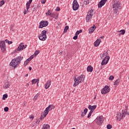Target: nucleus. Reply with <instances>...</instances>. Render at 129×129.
Masks as SVG:
<instances>
[{"instance_id": "obj_43", "label": "nucleus", "mask_w": 129, "mask_h": 129, "mask_svg": "<svg viewBox=\"0 0 129 129\" xmlns=\"http://www.w3.org/2000/svg\"><path fill=\"white\" fill-rule=\"evenodd\" d=\"M74 40H77L78 39V36L76 35L73 37Z\"/></svg>"}, {"instance_id": "obj_61", "label": "nucleus", "mask_w": 129, "mask_h": 129, "mask_svg": "<svg viewBox=\"0 0 129 129\" xmlns=\"http://www.w3.org/2000/svg\"><path fill=\"white\" fill-rule=\"evenodd\" d=\"M29 76V74H26V75H25V77H28V76Z\"/></svg>"}, {"instance_id": "obj_37", "label": "nucleus", "mask_w": 129, "mask_h": 129, "mask_svg": "<svg viewBox=\"0 0 129 129\" xmlns=\"http://www.w3.org/2000/svg\"><path fill=\"white\" fill-rule=\"evenodd\" d=\"M39 53H40V51L39 50H36L35 51L34 55L35 56H37V55H38V54H39Z\"/></svg>"}, {"instance_id": "obj_50", "label": "nucleus", "mask_w": 129, "mask_h": 129, "mask_svg": "<svg viewBox=\"0 0 129 129\" xmlns=\"http://www.w3.org/2000/svg\"><path fill=\"white\" fill-rule=\"evenodd\" d=\"M85 5H89V1H85Z\"/></svg>"}, {"instance_id": "obj_24", "label": "nucleus", "mask_w": 129, "mask_h": 129, "mask_svg": "<svg viewBox=\"0 0 129 129\" xmlns=\"http://www.w3.org/2000/svg\"><path fill=\"white\" fill-rule=\"evenodd\" d=\"M40 80L39 79H35L32 80V84H36V83H39Z\"/></svg>"}, {"instance_id": "obj_38", "label": "nucleus", "mask_w": 129, "mask_h": 129, "mask_svg": "<svg viewBox=\"0 0 129 129\" xmlns=\"http://www.w3.org/2000/svg\"><path fill=\"white\" fill-rule=\"evenodd\" d=\"M29 63H30L28 61H27V60L26 59V61L24 62V66H26L28 65V64H29Z\"/></svg>"}, {"instance_id": "obj_33", "label": "nucleus", "mask_w": 129, "mask_h": 129, "mask_svg": "<svg viewBox=\"0 0 129 129\" xmlns=\"http://www.w3.org/2000/svg\"><path fill=\"white\" fill-rule=\"evenodd\" d=\"M69 29V26H66L64 29V33H67V31H68Z\"/></svg>"}, {"instance_id": "obj_59", "label": "nucleus", "mask_w": 129, "mask_h": 129, "mask_svg": "<svg viewBox=\"0 0 129 129\" xmlns=\"http://www.w3.org/2000/svg\"><path fill=\"white\" fill-rule=\"evenodd\" d=\"M29 70L30 71H31V70H32V67H30L29 68Z\"/></svg>"}, {"instance_id": "obj_35", "label": "nucleus", "mask_w": 129, "mask_h": 129, "mask_svg": "<svg viewBox=\"0 0 129 129\" xmlns=\"http://www.w3.org/2000/svg\"><path fill=\"white\" fill-rule=\"evenodd\" d=\"M5 5V1L3 0L0 2V7H3Z\"/></svg>"}, {"instance_id": "obj_64", "label": "nucleus", "mask_w": 129, "mask_h": 129, "mask_svg": "<svg viewBox=\"0 0 129 129\" xmlns=\"http://www.w3.org/2000/svg\"><path fill=\"white\" fill-rule=\"evenodd\" d=\"M60 53L62 54V52H60Z\"/></svg>"}, {"instance_id": "obj_14", "label": "nucleus", "mask_w": 129, "mask_h": 129, "mask_svg": "<svg viewBox=\"0 0 129 129\" xmlns=\"http://www.w3.org/2000/svg\"><path fill=\"white\" fill-rule=\"evenodd\" d=\"M110 57L109 56H106L104 57V59L102 61L101 63V65H106L108 63V61H109Z\"/></svg>"}, {"instance_id": "obj_28", "label": "nucleus", "mask_w": 129, "mask_h": 129, "mask_svg": "<svg viewBox=\"0 0 129 129\" xmlns=\"http://www.w3.org/2000/svg\"><path fill=\"white\" fill-rule=\"evenodd\" d=\"M31 10L35 12V10H37V8L34 5H31Z\"/></svg>"}, {"instance_id": "obj_56", "label": "nucleus", "mask_w": 129, "mask_h": 129, "mask_svg": "<svg viewBox=\"0 0 129 129\" xmlns=\"http://www.w3.org/2000/svg\"><path fill=\"white\" fill-rule=\"evenodd\" d=\"M103 38H104V36H102L100 37V39H103Z\"/></svg>"}, {"instance_id": "obj_19", "label": "nucleus", "mask_w": 129, "mask_h": 129, "mask_svg": "<svg viewBox=\"0 0 129 129\" xmlns=\"http://www.w3.org/2000/svg\"><path fill=\"white\" fill-rule=\"evenodd\" d=\"M87 111H88V109L87 108H85L83 111H81V116H85L86 115V113H87Z\"/></svg>"}, {"instance_id": "obj_34", "label": "nucleus", "mask_w": 129, "mask_h": 129, "mask_svg": "<svg viewBox=\"0 0 129 129\" xmlns=\"http://www.w3.org/2000/svg\"><path fill=\"white\" fill-rule=\"evenodd\" d=\"M108 54V53L107 51H104L103 53L104 57H109L108 56H107Z\"/></svg>"}, {"instance_id": "obj_57", "label": "nucleus", "mask_w": 129, "mask_h": 129, "mask_svg": "<svg viewBox=\"0 0 129 129\" xmlns=\"http://www.w3.org/2000/svg\"><path fill=\"white\" fill-rule=\"evenodd\" d=\"M30 118H32V119H33L34 118V116H30Z\"/></svg>"}, {"instance_id": "obj_27", "label": "nucleus", "mask_w": 129, "mask_h": 129, "mask_svg": "<svg viewBox=\"0 0 129 129\" xmlns=\"http://www.w3.org/2000/svg\"><path fill=\"white\" fill-rule=\"evenodd\" d=\"M120 82V80L119 79H117L114 83V85H116V86H117Z\"/></svg>"}, {"instance_id": "obj_3", "label": "nucleus", "mask_w": 129, "mask_h": 129, "mask_svg": "<svg viewBox=\"0 0 129 129\" xmlns=\"http://www.w3.org/2000/svg\"><path fill=\"white\" fill-rule=\"evenodd\" d=\"M84 81V75H81V76H79L78 78H76V77H75L74 79V87H76V86H77L78 84L81 83L82 82H83Z\"/></svg>"}, {"instance_id": "obj_52", "label": "nucleus", "mask_w": 129, "mask_h": 129, "mask_svg": "<svg viewBox=\"0 0 129 129\" xmlns=\"http://www.w3.org/2000/svg\"><path fill=\"white\" fill-rule=\"evenodd\" d=\"M13 28H14V25L12 24L11 27H10V29H12L13 30Z\"/></svg>"}, {"instance_id": "obj_29", "label": "nucleus", "mask_w": 129, "mask_h": 129, "mask_svg": "<svg viewBox=\"0 0 129 129\" xmlns=\"http://www.w3.org/2000/svg\"><path fill=\"white\" fill-rule=\"evenodd\" d=\"M119 32L120 33L119 34V35H124L125 33V31H124V30H121Z\"/></svg>"}, {"instance_id": "obj_42", "label": "nucleus", "mask_w": 129, "mask_h": 129, "mask_svg": "<svg viewBox=\"0 0 129 129\" xmlns=\"http://www.w3.org/2000/svg\"><path fill=\"white\" fill-rule=\"evenodd\" d=\"M4 111L7 112V111H9V107H6L4 108Z\"/></svg>"}, {"instance_id": "obj_32", "label": "nucleus", "mask_w": 129, "mask_h": 129, "mask_svg": "<svg viewBox=\"0 0 129 129\" xmlns=\"http://www.w3.org/2000/svg\"><path fill=\"white\" fill-rule=\"evenodd\" d=\"M10 86H11V85L7 84L4 85V87L5 88V89H8V88H9L10 87Z\"/></svg>"}, {"instance_id": "obj_48", "label": "nucleus", "mask_w": 129, "mask_h": 129, "mask_svg": "<svg viewBox=\"0 0 129 129\" xmlns=\"http://www.w3.org/2000/svg\"><path fill=\"white\" fill-rule=\"evenodd\" d=\"M70 57H71L70 54L67 55V58H68V59H70Z\"/></svg>"}, {"instance_id": "obj_45", "label": "nucleus", "mask_w": 129, "mask_h": 129, "mask_svg": "<svg viewBox=\"0 0 129 129\" xmlns=\"http://www.w3.org/2000/svg\"><path fill=\"white\" fill-rule=\"evenodd\" d=\"M55 11L56 12H59L60 11V8L59 7H57L55 9Z\"/></svg>"}, {"instance_id": "obj_26", "label": "nucleus", "mask_w": 129, "mask_h": 129, "mask_svg": "<svg viewBox=\"0 0 129 129\" xmlns=\"http://www.w3.org/2000/svg\"><path fill=\"white\" fill-rule=\"evenodd\" d=\"M30 6H31V3H30V2H28L26 4V10H27V12L28 13L29 12V9H30Z\"/></svg>"}, {"instance_id": "obj_15", "label": "nucleus", "mask_w": 129, "mask_h": 129, "mask_svg": "<svg viewBox=\"0 0 129 129\" xmlns=\"http://www.w3.org/2000/svg\"><path fill=\"white\" fill-rule=\"evenodd\" d=\"M14 59L16 60V61H17V63H18V64H21V61H22V60L24 59V57L22 56H17L16 58H15Z\"/></svg>"}, {"instance_id": "obj_9", "label": "nucleus", "mask_w": 129, "mask_h": 129, "mask_svg": "<svg viewBox=\"0 0 129 129\" xmlns=\"http://www.w3.org/2000/svg\"><path fill=\"white\" fill-rule=\"evenodd\" d=\"M19 65H20V64L15 58L13 59L10 63V66H12V67H14V68H17V67H18Z\"/></svg>"}, {"instance_id": "obj_10", "label": "nucleus", "mask_w": 129, "mask_h": 129, "mask_svg": "<svg viewBox=\"0 0 129 129\" xmlns=\"http://www.w3.org/2000/svg\"><path fill=\"white\" fill-rule=\"evenodd\" d=\"M78 9H79L78 2H77V0H74L73 3V10L74 11H77Z\"/></svg>"}, {"instance_id": "obj_62", "label": "nucleus", "mask_w": 129, "mask_h": 129, "mask_svg": "<svg viewBox=\"0 0 129 129\" xmlns=\"http://www.w3.org/2000/svg\"><path fill=\"white\" fill-rule=\"evenodd\" d=\"M11 31H13V32H14V28H13V29H11Z\"/></svg>"}, {"instance_id": "obj_4", "label": "nucleus", "mask_w": 129, "mask_h": 129, "mask_svg": "<svg viewBox=\"0 0 129 129\" xmlns=\"http://www.w3.org/2000/svg\"><path fill=\"white\" fill-rule=\"evenodd\" d=\"M47 31L43 30L41 31V33L40 34L38 35V38L39 40L41 41H46L47 39V35L46 34H47Z\"/></svg>"}, {"instance_id": "obj_2", "label": "nucleus", "mask_w": 129, "mask_h": 129, "mask_svg": "<svg viewBox=\"0 0 129 129\" xmlns=\"http://www.w3.org/2000/svg\"><path fill=\"white\" fill-rule=\"evenodd\" d=\"M112 8L113 9V12L114 14H117V11H118V10H121V4H120V2L117 1H114Z\"/></svg>"}, {"instance_id": "obj_7", "label": "nucleus", "mask_w": 129, "mask_h": 129, "mask_svg": "<svg viewBox=\"0 0 129 129\" xmlns=\"http://www.w3.org/2000/svg\"><path fill=\"white\" fill-rule=\"evenodd\" d=\"M49 25V22L47 21H41L39 23V26L38 27L39 29H42L44 27H47Z\"/></svg>"}, {"instance_id": "obj_17", "label": "nucleus", "mask_w": 129, "mask_h": 129, "mask_svg": "<svg viewBox=\"0 0 129 129\" xmlns=\"http://www.w3.org/2000/svg\"><path fill=\"white\" fill-rule=\"evenodd\" d=\"M101 42V40L100 39V38L97 39L94 43L95 47H98Z\"/></svg>"}, {"instance_id": "obj_16", "label": "nucleus", "mask_w": 129, "mask_h": 129, "mask_svg": "<svg viewBox=\"0 0 129 129\" xmlns=\"http://www.w3.org/2000/svg\"><path fill=\"white\" fill-rule=\"evenodd\" d=\"M95 29H96V26H95V25H93L92 27L90 28L89 30V34H92L95 31Z\"/></svg>"}, {"instance_id": "obj_51", "label": "nucleus", "mask_w": 129, "mask_h": 129, "mask_svg": "<svg viewBox=\"0 0 129 129\" xmlns=\"http://www.w3.org/2000/svg\"><path fill=\"white\" fill-rule=\"evenodd\" d=\"M100 57H101V58H102V59H103V57H104V55H103V54H100Z\"/></svg>"}, {"instance_id": "obj_13", "label": "nucleus", "mask_w": 129, "mask_h": 129, "mask_svg": "<svg viewBox=\"0 0 129 129\" xmlns=\"http://www.w3.org/2000/svg\"><path fill=\"white\" fill-rule=\"evenodd\" d=\"M96 120L97 124H101L102 122H103V116H100L99 117H97Z\"/></svg>"}, {"instance_id": "obj_63", "label": "nucleus", "mask_w": 129, "mask_h": 129, "mask_svg": "<svg viewBox=\"0 0 129 129\" xmlns=\"http://www.w3.org/2000/svg\"><path fill=\"white\" fill-rule=\"evenodd\" d=\"M37 86H39V83H37Z\"/></svg>"}, {"instance_id": "obj_6", "label": "nucleus", "mask_w": 129, "mask_h": 129, "mask_svg": "<svg viewBox=\"0 0 129 129\" xmlns=\"http://www.w3.org/2000/svg\"><path fill=\"white\" fill-rule=\"evenodd\" d=\"M55 108V106L53 105H49L47 108H46L44 112L45 114L44 115L45 117L49 113V111H51L52 109H54Z\"/></svg>"}, {"instance_id": "obj_23", "label": "nucleus", "mask_w": 129, "mask_h": 129, "mask_svg": "<svg viewBox=\"0 0 129 129\" xmlns=\"http://www.w3.org/2000/svg\"><path fill=\"white\" fill-rule=\"evenodd\" d=\"M88 72H92L93 71V68L91 66H89L87 68Z\"/></svg>"}, {"instance_id": "obj_40", "label": "nucleus", "mask_w": 129, "mask_h": 129, "mask_svg": "<svg viewBox=\"0 0 129 129\" xmlns=\"http://www.w3.org/2000/svg\"><path fill=\"white\" fill-rule=\"evenodd\" d=\"M93 113V112L90 111V112L89 113L88 115V118H89V117H90V116H91V115L92 114V113Z\"/></svg>"}, {"instance_id": "obj_58", "label": "nucleus", "mask_w": 129, "mask_h": 129, "mask_svg": "<svg viewBox=\"0 0 129 129\" xmlns=\"http://www.w3.org/2000/svg\"><path fill=\"white\" fill-rule=\"evenodd\" d=\"M80 33H82V30H80L79 31H78Z\"/></svg>"}, {"instance_id": "obj_44", "label": "nucleus", "mask_w": 129, "mask_h": 129, "mask_svg": "<svg viewBox=\"0 0 129 129\" xmlns=\"http://www.w3.org/2000/svg\"><path fill=\"white\" fill-rule=\"evenodd\" d=\"M41 119L40 118V119H38L37 120L36 123H37V124H39V122L41 121Z\"/></svg>"}, {"instance_id": "obj_41", "label": "nucleus", "mask_w": 129, "mask_h": 129, "mask_svg": "<svg viewBox=\"0 0 129 129\" xmlns=\"http://www.w3.org/2000/svg\"><path fill=\"white\" fill-rule=\"evenodd\" d=\"M113 79H114V77H113V76H110L109 77V80H113Z\"/></svg>"}, {"instance_id": "obj_36", "label": "nucleus", "mask_w": 129, "mask_h": 129, "mask_svg": "<svg viewBox=\"0 0 129 129\" xmlns=\"http://www.w3.org/2000/svg\"><path fill=\"white\" fill-rule=\"evenodd\" d=\"M6 98H8V94H4L3 97V100H5Z\"/></svg>"}, {"instance_id": "obj_49", "label": "nucleus", "mask_w": 129, "mask_h": 129, "mask_svg": "<svg viewBox=\"0 0 129 129\" xmlns=\"http://www.w3.org/2000/svg\"><path fill=\"white\" fill-rule=\"evenodd\" d=\"M34 57H35V55H31L30 58H31V59L32 60V59H34Z\"/></svg>"}, {"instance_id": "obj_20", "label": "nucleus", "mask_w": 129, "mask_h": 129, "mask_svg": "<svg viewBox=\"0 0 129 129\" xmlns=\"http://www.w3.org/2000/svg\"><path fill=\"white\" fill-rule=\"evenodd\" d=\"M52 81L51 80L48 81L47 83L45 84V89H48L49 87H50V85H51Z\"/></svg>"}, {"instance_id": "obj_47", "label": "nucleus", "mask_w": 129, "mask_h": 129, "mask_svg": "<svg viewBox=\"0 0 129 129\" xmlns=\"http://www.w3.org/2000/svg\"><path fill=\"white\" fill-rule=\"evenodd\" d=\"M79 34H80V33H79V31H77L76 32V34H75V35H76V36H78V35H79Z\"/></svg>"}, {"instance_id": "obj_8", "label": "nucleus", "mask_w": 129, "mask_h": 129, "mask_svg": "<svg viewBox=\"0 0 129 129\" xmlns=\"http://www.w3.org/2000/svg\"><path fill=\"white\" fill-rule=\"evenodd\" d=\"M27 48V45H24V43H22L19 44L17 49L15 50V52L17 53L18 51H21V50H24Z\"/></svg>"}, {"instance_id": "obj_25", "label": "nucleus", "mask_w": 129, "mask_h": 129, "mask_svg": "<svg viewBox=\"0 0 129 129\" xmlns=\"http://www.w3.org/2000/svg\"><path fill=\"white\" fill-rule=\"evenodd\" d=\"M42 129H50V125L48 124H44L43 126Z\"/></svg>"}, {"instance_id": "obj_30", "label": "nucleus", "mask_w": 129, "mask_h": 129, "mask_svg": "<svg viewBox=\"0 0 129 129\" xmlns=\"http://www.w3.org/2000/svg\"><path fill=\"white\" fill-rule=\"evenodd\" d=\"M39 96H40V94H39L38 93H37L33 98V100H37V99H38V97H39Z\"/></svg>"}, {"instance_id": "obj_11", "label": "nucleus", "mask_w": 129, "mask_h": 129, "mask_svg": "<svg viewBox=\"0 0 129 129\" xmlns=\"http://www.w3.org/2000/svg\"><path fill=\"white\" fill-rule=\"evenodd\" d=\"M0 48L2 52H6V49H7V47L6 46V43H5L4 41H0Z\"/></svg>"}, {"instance_id": "obj_5", "label": "nucleus", "mask_w": 129, "mask_h": 129, "mask_svg": "<svg viewBox=\"0 0 129 129\" xmlns=\"http://www.w3.org/2000/svg\"><path fill=\"white\" fill-rule=\"evenodd\" d=\"M93 15H94V11L93 10H90L86 17V22H89L91 19H92V17H93Z\"/></svg>"}, {"instance_id": "obj_60", "label": "nucleus", "mask_w": 129, "mask_h": 129, "mask_svg": "<svg viewBox=\"0 0 129 129\" xmlns=\"http://www.w3.org/2000/svg\"><path fill=\"white\" fill-rule=\"evenodd\" d=\"M32 2H33V0H29L30 4H32Z\"/></svg>"}, {"instance_id": "obj_22", "label": "nucleus", "mask_w": 129, "mask_h": 129, "mask_svg": "<svg viewBox=\"0 0 129 129\" xmlns=\"http://www.w3.org/2000/svg\"><path fill=\"white\" fill-rule=\"evenodd\" d=\"M46 16H49L50 17H54V14H52V11L51 10H48V13H46Z\"/></svg>"}, {"instance_id": "obj_53", "label": "nucleus", "mask_w": 129, "mask_h": 129, "mask_svg": "<svg viewBox=\"0 0 129 129\" xmlns=\"http://www.w3.org/2000/svg\"><path fill=\"white\" fill-rule=\"evenodd\" d=\"M27 61H28L29 62H30V61H31V60H32L31 59V57H29V58H28L27 59H26Z\"/></svg>"}, {"instance_id": "obj_18", "label": "nucleus", "mask_w": 129, "mask_h": 129, "mask_svg": "<svg viewBox=\"0 0 129 129\" xmlns=\"http://www.w3.org/2000/svg\"><path fill=\"white\" fill-rule=\"evenodd\" d=\"M97 106L96 105H93L91 106L90 105H89L88 108L92 111V112H93L94 111V110L96 108Z\"/></svg>"}, {"instance_id": "obj_39", "label": "nucleus", "mask_w": 129, "mask_h": 129, "mask_svg": "<svg viewBox=\"0 0 129 129\" xmlns=\"http://www.w3.org/2000/svg\"><path fill=\"white\" fill-rule=\"evenodd\" d=\"M107 129H111V128H112V126L111 125V124H108L107 125Z\"/></svg>"}, {"instance_id": "obj_21", "label": "nucleus", "mask_w": 129, "mask_h": 129, "mask_svg": "<svg viewBox=\"0 0 129 129\" xmlns=\"http://www.w3.org/2000/svg\"><path fill=\"white\" fill-rule=\"evenodd\" d=\"M105 5V3H104L103 1H102V0L99 3L98 5V7L99 8H102L103 6Z\"/></svg>"}, {"instance_id": "obj_31", "label": "nucleus", "mask_w": 129, "mask_h": 129, "mask_svg": "<svg viewBox=\"0 0 129 129\" xmlns=\"http://www.w3.org/2000/svg\"><path fill=\"white\" fill-rule=\"evenodd\" d=\"M5 42H6V43H8L9 45H11V44H13V41H9L8 39H6L5 40Z\"/></svg>"}, {"instance_id": "obj_55", "label": "nucleus", "mask_w": 129, "mask_h": 129, "mask_svg": "<svg viewBox=\"0 0 129 129\" xmlns=\"http://www.w3.org/2000/svg\"><path fill=\"white\" fill-rule=\"evenodd\" d=\"M102 1H103L104 3H105V4L106 3V2H107V0H101Z\"/></svg>"}, {"instance_id": "obj_12", "label": "nucleus", "mask_w": 129, "mask_h": 129, "mask_svg": "<svg viewBox=\"0 0 129 129\" xmlns=\"http://www.w3.org/2000/svg\"><path fill=\"white\" fill-rule=\"evenodd\" d=\"M110 88L108 86H105L104 88H103L101 90V93L102 94H106V93H108L110 91Z\"/></svg>"}, {"instance_id": "obj_54", "label": "nucleus", "mask_w": 129, "mask_h": 129, "mask_svg": "<svg viewBox=\"0 0 129 129\" xmlns=\"http://www.w3.org/2000/svg\"><path fill=\"white\" fill-rule=\"evenodd\" d=\"M24 14L26 15L27 14V11H26V9H25V11L24 12Z\"/></svg>"}, {"instance_id": "obj_46", "label": "nucleus", "mask_w": 129, "mask_h": 129, "mask_svg": "<svg viewBox=\"0 0 129 129\" xmlns=\"http://www.w3.org/2000/svg\"><path fill=\"white\" fill-rule=\"evenodd\" d=\"M41 3L42 4H46V0H41Z\"/></svg>"}, {"instance_id": "obj_1", "label": "nucleus", "mask_w": 129, "mask_h": 129, "mask_svg": "<svg viewBox=\"0 0 129 129\" xmlns=\"http://www.w3.org/2000/svg\"><path fill=\"white\" fill-rule=\"evenodd\" d=\"M126 115H129V111L127 109V107H125V109L122 110L121 113L117 112L116 114V117L117 120H121L122 118L125 117Z\"/></svg>"}]
</instances>
